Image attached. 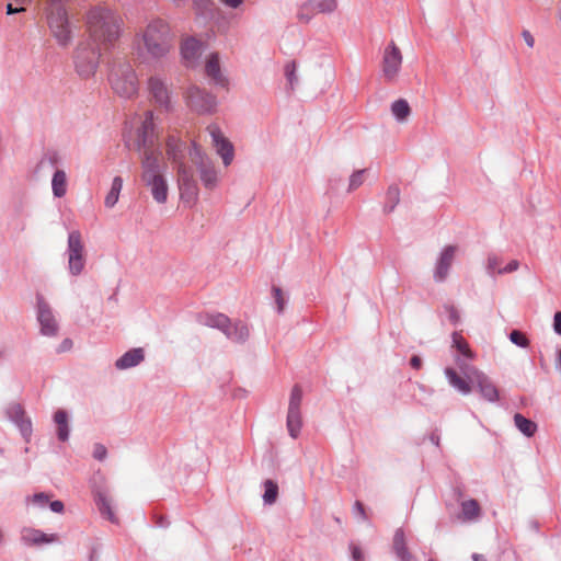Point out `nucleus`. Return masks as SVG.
Wrapping results in <instances>:
<instances>
[{"label": "nucleus", "mask_w": 561, "mask_h": 561, "mask_svg": "<svg viewBox=\"0 0 561 561\" xmlns=\"http://www.w3.org/2000/svg\"><path fill=\"white\" fill-rule=\"evenodd\" d=\"M84 24L91 41L103 49L114 47L124 30L121 13L105 4L91 7L84 14Z\"/></svg>", "instance_id": "nucleus-1"}, {"label": "nucleus", "mask_w": 561, "mask_h": 561, "mask_svg": "<svg viewBox=\"0 0 561 561\" xmlns=\"http://www.w3.org/2000/svg\"><path fill=\"white\" fill-rule=\"evenodd\" d=\"M138 36L147 54L154 59L165 57L172 48L171 28L163 19L156 18L149 21Z\"/></svg>", "instance_id": "nucleus-2"}, {"label": "nucleus", "mask_w": 561, "mask_h": 561, "mask_svg": "<svg viewBox=\"0 0 561 561\" xmlns=\"http://www.w3.org/2000/svg\"><path fill=\"white\" fill-rule=\"evenodd\" d=\"M161 151H146L141 156V181L150 188L153 199L164 204L168 199V183L161 165Z\"/></svg>", "instance_id": "nucleus-3"}, {"label": "nucleus", "mask_w": 561, "mask_h": 561, "mask_svg": "<svg viewBox=\"0 0 561 561\" xmlns=\"http://www.w3.org/2000/svg\"><path fill=\"white\" fill-rule=\"evenodd\" d=\"M197 322L204 327L219 330L227 339L236 343H244L250 336L247 323L240 320L232 323L230 318L221 312L199 313Z\"/></svg>", "instance_id": "nucleus-4"}, {"label": "nucleus", "mask_w": 561, "mask_h": 561, "mask_svg": "<svg viewBox=\"0 0 561 561\" xmlns=\"http://www.w3.org/2000/svg\"><path fill=\"white\" fill-rule=\"evenodd\" d=\"M64 0H50L46 19L53 37L61 47L70 45L73 38V26L69 21L68 12L62 3Z\"/></svg>", "instance_id": "nucleus-5"}, {"label": "nucleus", "mask_w": 561, "mask_h": 561, "mask_svg": "<svg viewBox=\"0 0 561 561\" xmlns=\"http://www.w3.org/2000/svg\"><path fill=\"white\" fill-rule=\"evenodd\" d=\"M101 49L102 47L88 41L77 45L72 60L75 70L81 79H90L95 75L100 64Z\"/></svg>", "instance_id": "nucleus-6"}, {"label": "nucleus", "mask_w": 561, "mask_h": 561, "mask_svg": "<svg viewBox=\"0 0 561 561\" xmlns=\"http://www.w3.org/2000/svg\"><path fill=\"white\" fill-rule=\"evenodd\" d=\"M110 82L114 92L123 98L130 99L138 92V78L128 62L118 64L113 68Z\"/></svg>", "instance_id": "nucleus-7"}, {"label": "nucleus", "mask_w": 561, "mask_h": 561, "mask_svg": "<svg viewBox=\"0 0 561 561\" xmlns=\"http://www.w3.org/2000/svg\"><path fill=\"white\" fill-rule=\"evenodd\" d=\"M66 255L69 273L72 276L80 275L85 267L87 252L82 234L79 230H71L68 233Z\"/></svg>", "instance_id": "nucleus-8"}, {"label": "nucleus", "mask_w": 561, "mask_h": 561, "mask_svg": "<svg viewBox=\"0 0 561 561\" xmlns=\"http://www.w3.org/2000/svg\"><path fill=\"white\" fill-rule=\"evenodd\" d=\"M190 157L199 172L203 185L208 190L215 188L218 185L219 176L211 159L203 152L196 142L192 144Z\"/></svg>", "instance_id": "nucleus-9"}, {"label": "nucleus", "mask_w": 561, "mask_h": 561, "mask_svg": "<svg viewBox=\"0 0 561 561\" xmlns=\"http://www.w3.org/2000/svg\"><path fill=\"white\" fill-rule=\"evenodd\" d=\"M403 56L397 44L391 41L383 49L381 76L388 83H394L401 71Z\"/></svg>", "instance_id": "nucleus-10"}, {"label": "nucleus", "mask_w": 561, "mask_h": 561, "mask_svg": "<svg viewBox=\"0 0 561 561\" xmlns=\"http://www.w3.org/2000/svg\"><path fill=\"white\" fill-rule=\"evenodd\" d=\"M184 99L186 105L197 114H213L216 111V96L196 85L186 90Z\"/></svg>", "instance_id": "nucleus-11"}, {"label": "nucleus", "mask_w": 561, "mask_h": 561, "mask_svg": "<svg viewBox=\"0 0 561 561\" xmlns=\"http://www.w3.org/2000/svg\"><path fill=\"white\" fill-rule=\"evenodd\" d=\"M178 174V184L181 199L186 203H194L198 196V186L191 167L181 162L174 165Z\"/></svg>", "instance_id": "nucleus-12"}, {"label": "nucleus", "mask_w": 561, "mask_h": 561, "mask_svg": "<svg viewBox=\"0 0 561 561\" xmlns=\"http://www.w3.org/2000/svg\"><path fill=\"white\" fill-rule=\"evenodd\" d=\"M207 130L211 137V144L216 149L217 154L222 159L224 165H230L234 158L233 145L225 137L217 124L208 125Z\"/></svg>", "instance_id": "nucleus-13"}, {"label": "nucleus", "mask_w": 561, "mask_h": 561, "mask_svg": "<svg viewBox=\"0 0 561 561\" xmlns=\"http://www.w3.org/2000/svg\"><path fill=\"white\" fill-rule=\"evenodd\" d=\"M148 91L154 103L165 112L172 110L171 93L164 79L154 75L147 81Z\"/></svg>", "instance_id": "nucleus-14"}, {"label": "nucleus", "mask_w": 561, "mask_h": 561, "mask_svg": "<svg viewBox=\"0 0 561 561\" xmlns=\"http://www.w3.org/2000/svg\"><path fill=\"white\" fill-rule=\"evenodd\" d=\"M138 145L144 149L142 154L149 150L161 151L157 144L153 113L151 111L146 112L145 119L138 130Z\"/></svg>", "instance_id": "nucleus-15"}, {"label": "nucleus", "mask_w": 561, "mask_h": 561, "mask_svg": "<svg viewBox=\"0 0 561 561\" xmlns=\"http://www.w3.org/2000/svg\"><path fill=\"white\" fill-rule=\"evenodd\" d=\"M37 321L41 325V333L46 336H55L59 331L58 321L50 307L37 297Z\"/></svg>", "instance_id": "nucleus-16"}, {"label": "nucleus", "mask_w": 561, "mask_h": 561, "mask_svg": "<svg viewBox=\"0 0 561 561\" xmlns=\"http://www.w3.org/2000/svg\"><path fill=\"white\" fill-rule=\"evenodd\" d=\"M470 382L476 385L481 396L489 402H496L500 398L499 390L492 380L482 371L472 369L470 373Z\"/></svg>", "instance_id": "nucleus-17"}, {"label": "nucleus", "mask_w": 561, "mask_h": 561, "mask_svg": "<svg viewBox=\"0 0 561 561\" xmlns=\"http://www.w3.org/2000/svg\"><path fill=\"white\" fill-rule=\"evenodd\" d=\"M456 250L455 245H447L440 252L434 271L435 282L442 283L447 278L449 268L455 259Z\"/></svg>", "instance_id": "nucleus-18"}, {"label": "nucleus", "mask_w": 561, "mask_h": 561, "mask_svg": "<svg viewBox=\"0 0 561 561\" xmlns=\"http://www.w3.org/2000/svg\"><path fill=\"white\" fill-rule=\"evenodd\" d=\"M9 417L19 426L26 443H30L32 437V422L30 419L24 417V410L18 403H14L8 409Z\"/></svg>", "instance_id": "nucleus-19"}, {"label": "nucleus", "mask_w": 561, "mask_h": 561, "mask_svg": "<svg viewBox=\"0 0 561 561\" xmlns=\"http://www.w3.org/2000/svg\"><path fill=\"white\" fill-rule=\"evenodd\" d=\"M182 58L187 67H194L202 54V43L194 37L186 38L181 45Z\"/></svg>", "instance_id": "nucleus-20"}, {"label": "nucleus", "mask_w": 561, "mask_h": 561, "mask_svg": "<svg viewBox=\"0 0 561 561\" xmlns=\"http://www.w3.org/2000/svg\"><path fill=\"white\" fill-rule=\"evenodd\" d=\"M392 551L400 561H414V557L407 545L405 533L401 527L397 528L393 534Z\"/></svg>", "instance_id": "nucleus-21"}, {"label": "nucleus", "mask_w": 561, "mask_h": 561, "mask_svg": "<svg viewBox=\"0 0 561 561\" xmlns=\"http://www.w3.org/2000/svg\"><path fill=\"white\" fill-rule=\"evenodd\" d=\"M206 76L209 77L217 85L227 87L228 80L222 76L219 64V56L213 53L206 60L205 65Z\"/></svg>", "instance_id": "nucleus-22"}, {"label": "nucleus", "mask_w": 561, "mask_h": 561, "mask_svg": "<svg viewBox=\"0 0 561 561\" xmlns=\"http://www.w3.org/2000/svg\"><path fill=\"white\" fill-rule=\"evenodd\" d=\"M144 358L145 354L142 348H131L115 362V367L119 370L128 369L139 365Z\"/></svg>", "instance_id": "nucleus-23"}, {"label": "nucleus", "mask_w": 561, "mask_h": 561, "mask_svg": "<svg viewBox=\"0 0 561 561\" xmlns=\"http://www.w3.org/2000/svg\"><path fill=\"white\" fill-rule=\"evenodd\" d=\"M185 144L175 136H169L167 140V156L169 160L174 164H179L184 161Z\"/></svg>", "instance_id": "nucleus-24"}, {"label": "nucleus", "mask_w": 561, "mask_h": 561, "mask_svg": "<svg viewBox=\"0 0 561 561\" xmlns=\"http://www.w3.org/2000/svg\"><path fill=\"white\" fill-rule=\"evenodd\" d=\"M445 376L447 377L449 385L461 394H469L471 392L469 381L460 377L454 368H445Z\"/></svg>", "instance_id": "nucleus-25"}, {"label": "nucleus", "mask_w": 561, "mask_h": 561, "mask_svg": "<svg viewBox=\"0 0 561 561\" xmlns=\"http://www.w3.org/2000/svg\"><path fill=\"white\" fill-rule=\"evenodd\" d=\"M96 506L101 513V515L108 519L113 524H117L118 519L112 508L111 500L107 497L105 493L99 492L95 496Z\"/></svg>", "instance_id": "nucleus-26"}, {"label": "nucleus", "mask_w": 561, "mask_h": 561, "mask_svg": "<svg viewBox=\"0 0 561 561\" xmlns=\"http://www.w3.org/2000/svg\"><path fill=\"white\" fill-rule=\"evenodd\" d=\"M54 422L57 427V437L61 442L69 438V420L65 410H57L54 414Z\"/></svg>", "instance_id": "nucleus-27"}, {"label": "nucleus", "mask_w": 561, "mask_h": 561, "mask_svg": "<svg viewBox=\"0 0 561 561\" xmlns=\"http://www.w3.org/2000/svg\"><path fill=\"white\" fill-rule=\"evenodd\" d=\"M460 507L461 518L466 522L474 520L481 514V507L478 501L473 499L461 502Z\"/></svg>", "instance_id": "nucleus-28"}, {"label": "nucleus", "mask_w": 561, "mask_h": 561, "mask_svg": "<svg viewBox=\"0 0 561 561\" xmlns=\"http://www.w3.org/2000/svg\"><path fill=\"white\" fill-rule=\"evenodd\" d=\"M51 190L55 197H64L67 193V175L62 170H56L51 179Z\"/></svg>", "instance_id": "nucleus-29"}, {"label": "nucleus", "mask_w": 561, "mask_h": 561, "mask_svg": "<svg viewBox=\"0 0 561 561\" xmlns=\"http://www.w3.org/2000/svg\"><path fill=\"white\" fill-rule=\"evenodd\" d=\"M514 423L518 431L527 437L534 436L537 432V424L520 413L514 415Z\"/></svg>", "instance_id": "nucleus-30"}, {"label": "nucleus", "mask_w": 561, "mask_h": 561, "mask_svg": "<svg viewBox=\"0 0 561 561\" xmlns=\"http://www.w3.org/2000/svg\"><path fill=\"white\" fill-rule=\"evenodd\" d=\"M302 427L301 412L288 410L287 413V430L293 438H297Z\"/></svg>", "instance_id": "nucleus-31"}, {"label": "nucleus", "mask_w": 561, "mask_h": 561, "mask_svg": "<svg viewBox=\"0 0 561 561\" xmlns=\"http://www.w3.org/2000/svg\"><path fill=\"white\" fill-rule=\"evenodd\" d=\"M123 188V179L121 176H115L112 181L111 190L106 194L104 199V205L107 208H113L118 202L121 191Z\"/></svg>", "instance_id": "nucleus-32"}, {"label": "nucleus", "mask_w": 561, "mask_h": 561, "mask_svg": "<svg viewBox=\"0 0 561 561\" xmlns=\"http://www.w3.org/2000/svg\"><path fill=\"white\" fill-rule=\"evenodd\" d=\"M400 202V188L397 184H392L387 188L383 204V211L390 214L394 210Z\"/></svg>", "instance_id": "nucleus-33"}, {"label": "nucleus", "mask_w": 561, "mask_h": 561, "mask_svg": "<svg viewBox=\"0 0 561 561\" xmlns=\"http://www.w3.org/2000/svg\"><path fill=\"white\" fill-rule=\"evenodd\" d=\"M391 113L399 122H404L411 114L409 103L404 99H399L391 104Z\"/></svg>", "instance_id": "nucleus-34"}, {"label": "nucleus", "mask_w": 561, "mask_h": 561, "mask_svg": "<svg viewBox=\"0 0 561 561\" xmlns=\"http://www.w3.org/2000/svg\"><path fill=\"white\" fill-rule=\"evenodd\" d=\"M264 494L263 502L266 505H273L278 497V485L275 481L267 479L263 482Z\"/></svg>", "instance_id": "nucleus-35"}, {"label": "nucleus", "mask_w": 561, "mask_h": 561, "mask_svg": "<svg viewBox=\"0 0 561 561\" xmlns=\"http://www.w3.org/2000/svg\"><path fill=\"white\" fill-rule=\"evenodd\" d=\"M37 507L46 508L49 507L54 513L64 512V503L61 501H49V496L45 493H37Z\"/></svg>", "instance_id": "nucleus-36"}, {"label": "nucleus", "mask_w": 561, "mask_h": 561, "mask_svg": "<svg viewBox=\"0 0 561 561\" xmlns=\"http://www.w3.org/2000/svg\"><path fill=\"white\" fill-rule=\"evenodd\" d=\"M317 13L314 11L313 4L310 0L305 1L298 7L297 10V20L301 23H309Z\"/></svg>", "instance_id": "nucleus-37"}, {"label": "nucleus", "mask_w": 561, "mask_h": 561, "mask_svg": "<svg viewBox=\"0 0 561 561\" xmlns=\"http://www.w3.org/2000/svg\"><path fill=\"white\" fill-rule=\"evenodd\" d=\"M317 14H330L337 8V0H310Z\"/></svg>", "instance_id": "nucleus-38"}, {"label": "nucleus", "mask_w": 561, "mask_h": 561, "mask_svg": "<svg viewBox=\"0 0 561 561\" xmlns=\"http://www.w3.org/2000/svg\"><path fill=\"white\" fill-rule=\"evenodd\" d=\"M453 344L457 351L467 358H472L473 354L467 341L458 332L453 333Z\"/></svg>", "instance_id": "nucleus-39"}, {"label": "nucleus", "mask_w": 561, "mask_h": 561, "mask_svg": "<svg viewBox=\"0 0 561 561\" xmlns=\"http://www.w3.org/2000/svg\"><path fill=\"white\" fill-rule=\"evenodd\" d=\"M302 401V389L300 386L295 385L290 392L288 410L300 411Z\"/></svg>", "instance_id": "nucleus-40"}, {"label": "nucleus", "mask_w": 561, "mask_h": 561, "mask_svg": "<svg viewBox=\"0 0 561 561\" xmlns=\"http://www.w3.org/2000/svg\"><path fill=\"white\" fill-rule=\"evenodd\" d=\"M272 294H273V297H274V300L276 304L277 313L280 314V313H283L285 306H286L285 295H284L282 288H279L278 286L272 287Z\"/></svg>", "instance_id": "nucleus-41"}, {"label": "nucleus", "mask_w": 561, "mask_h": 561, "mask_svg": "<svg viewBox=\"0 0 561 561\" xmlns=\"http://www.w3.org/2000/svg\"><path fill=\"white\" fill-rule=\"evenodd\" d=\"M510 340L512 343L519 347H527L529 345V340L527 339V336L518 330H513L510 333Z\"/></svg>", "instance_id": "nucleus-42"}, {"label": "nucleus", "mask_w": 561, "mask_h": 561, "mask_svg": "<svg viewBox=\"0 0 561 561\" xmlns=\"http://www.w3.org/2000/svg\"><path fill=\"white\" fill-rule=\"evenodd\" d=\"M296 70H297V65L295 61H290L285 66V76L287 78V81H288L291 90L294 89V87L297 82Z\"/></svg>", "instance_id": "nucleus-43"}, {"label": "nucleus", "mask_w": 561, "mask_h": 561, "mask_svg": "<svg viewBox=\"0 0 561 561\" xmlns=\"http://www.w3.org/2000/svg\"><path fill=\"white\" fill-rule=\"evenodd\" d=\"M365 170L355 171L350 178L348 191L352 192L358 188L364 182Z\"/></svg>", "instance_id": "nucleus-44"}, {"label": "nucleus", "mask_w": 561, "mask_h": 561, "mask_svg": "<svg viewBox=\"0 0 561 561\" xmlns=\"http://www.w3.org/2000/svg\"><path fill=\"white\" fill-rule=\"evenodd\" d=\"M59 541V536L57 534H46L37 530V546L45 543H55Z\"/></svg>", "instance_id": "nucleus-45"}, {"label": "nucleus", "mask_w": 561, "mask_h": 561, "mask_svg": "<svg viewBox=\"0 0 561 561\" xmlns=\"http://www.w3.org/2000/svg\"><path fill=\"white\" fill-rule=\"evenodd\" d=\"M21 540L24 545L32 547L35 543V529L31 527L23 528Z\"/></svg>", "instance_id": "nucleus-46"}, {"label": "nucleus", "mask_w": 561, "mask_h": 561, "mask_svg": "<svg viewBox=\"0 0 561 561\" xmlns=\"http://www.w3.org/2000/svg\"><path fill=\"white\" fill-rule=\"evenodd\" d=\"M31 2V0H16L18 5L14 7L12 3L7 4V13L14 14L25 11L24 4Z\"/></svg>", "instance_id": "nucleus-47"}, {"label": "nucleus", "mask_w": 561, "mask_h": 561, "mask_svg": "<svg viewBox=\"0 0 561 561\" xmlns=\"http://www.w3.org/2000/svg\"><path fill=\"white\" fill-rule=\"evenodd\" d=\"M501 264V259L495 254H489L486 262V270L490 274H493Z\"/></svg>", "instance_id": "nucleus-48"}, {"label": "nucleus", "mask_w": 561, "mask_h": 561, "mask_svg": "<svg viewBox=\"0 0 561 561\" xmlns=\"http://www.w3.org/2000/svg\"><path fill=\"white\" fill-rule=\"evenodd\" d=\"M353 512L354 514H356L358 516L359 519H362L363 522H367L368 520V515L366 513V510L364 507V504L360 502V501H355L354 505H353Z\"/></svg>", "instance_id": "nucleus-49"}, {"label": "nucleus", "mask_w": 561, "mask_h": 561, "mask_svg": "<svg viewBox=\"0 0 561 561\" xmlns=\"http://www.w3.org/2000/svg\"><path fill=\"white\" fill-rule=\"evenodd\" d=\"M107 450L106 447L103 444L96 443L93 448V457L96 460H104L106 458Z\"/></svg>", "instance_id": "nucleus-50"}, {"label": "nucleus", "mask_w": 561, "mask_h": 561, "mask_svg": "<svg viewBox=\"0 0 561 561\" xmlns=\"http://www.w3.org/2000/svg\"><path fill=\"white\" fill-rule=\"evenodd\" d=\"M445 310L448 313V318H449L450 322L453 324H457L460 320V316H459V312L456 309V307L451 306V305H447V306H445Z\"/></svg>", "instance_id": "nucleus-51"}, {"label": "nucleus", "mask_w": 561, "mask_h": 561, "mask_svg": "<svg viewBox=\"0 0 561 561\" xmlns=\"http://www.w3.org/2000/svg\"><path fill=\"white\" fill-rule=\"evenodd\" d=\"M350 550L352 553L353 561H363L364 560V553L359 546L352 542L350 545Z\"/></svg>", "instance_id": "nucleus-52"}, {"label": "nucleus", "mask_w": 561, "mask_h": 561, "mask_svg": "<svg viewBox=\"0 0 561 561\" xmlns=\"http://www.w3.org/2000/svg\"><path fill=\"white\" fill-rule=\"evenodd\" d=\"M518 267H519V262L517 260H513L503 268H499L497 273L499 274L512 273V272H515Z\"/></svg>", "instance_id": "nucleus-53"}, {"label": "nucleus", "mask_w": 561, "mask_h": 561, "mask_svg": "<svg viewBox=\"0 0 561 561\" xmlns=\"http://www.w3.org/2000/svg\"><path fill=\"white\" fill-rule=\"evenodd\" d=\"M72 346H73L72 340L67 337V339L62 340V342L57 347L56 352L57 353L69 352L72 348Z\"/></svg>", "instance_id": "nucleus-54"}, {"label": "nucleus", "mask_w": 561, "mask_h": 561, "mask_svg": "<svg viewBox=\"0 0 561 561\" xmlns=\"http://www.w3.org/2000/svg\"><path fill=\"white\" fill-rule=\"evenodd\" d=\"M522 36H523L525 43L527 44V46L529 48H533L535 45V38H534L533 34L528 30H524L522 32Z\"/></svg>", "instance_id": "nucleus-55"}, {"label": "nucleus", "mask_w": 561, "mask_h": 561, "mask_svg": "<svg viewBox=\"0 0 561 561\" xmlns=\"http://www.w3.org/2000/svg\"><path fill=\"white\" fill-rule=\"evenodd\" d=\"M553 329L557 334L561 335V311L554 313Z\"/></svg>", "instance_id": "nucleus-56"}, {"label": "nucleus", "mask_w": 561, "mask_h": 561, "mask_svg": "<svg viewBox=\"0 0 561 561\" xmlns=\"http://www.w3.org/2000/svg\"><path fill=\"white\" fill-rule=\"evenodd\" d=\"M46 159H47V160H48L53 165L57 164V163H58V161H59L58 153H57V152H55V151H53V152H50V153L46 154V156L43 158L42 162H44Z\"/></svg>", "instance_id": "nucleus-57"}, {"label": "nucleus", "mask_w": 561, "mask_h": 561, "mask_svg": "<svg viewBox=\"0 0 561 561\" xmlns=\"http://www.w3.org/2000/svg\"><path fill=\"white\" fill-rule=\"evenodd\" d=\"M410 365L414 369H420L422 367V359L420 356L414 355L410 359Z\"/></svg>", "instance_id": "nucleus-58"}, {"label": "nucleus", "mask_w": 561, "mask_h": 561, "mask_svg": "<svg viewBox=\"0 0 561 561\" xmlns=\"http://www.w3.org/2000/svg\"><path fill=\"white\" fill-rule=\"evenodd\" d=\"M226 7L237 9L242 4L243 0H220Z\"/></svg>", "instance_id": "nucleus-59"}, {"label": "nucleus", "mask_w": 561, "mask_h": 561, "mask_svg": "<svg viewBox=\"0 0 561 561\" xmlns=\"http://www.w3.org/2000/svg\"><path fill=\"white\" fill-rule=\"evenodd\" d=\"M156 524H157L159 527H167V526L169 525V522L167 520V518H165V517L160 516V517L157 519Z\"/></svg>", "instance_id": "nucleus-60"}, {"label": "nucleus", "mask_w": 561, "mask_h": 561, "mask_svg": "<svg viewBox=\"0 0 561 561\" xmlns=\"http://www.w3.org/2000/svg\"><path fill=\"white\" fill-rule=\"evenodd\" d=\"M472 560L473 561H488L486 558L483 554H479V553H473L472 554Z\"/></svg>", "instance_id": "nucleus-61"}, {"label": "nucleus", "mask_w": 561, "mask_h": 561, "mask_svg": "<svg viewBox=\"0 0 561 561\" xmlns=\"http://www.w3.org/2000/svg\"><path fill=\"white\" fill-rule=\"evenodd\" d=\"M557 368L561 371V350L557 352Z\"/></svg>", "instance_id": "nucleus-62"}, {"label": "nucleus", "mask_w": 561, "mask_h": 561, "mask_svg": "<svg viewBox=\"0 0 561 561\" xmlns=\"http://www.w3.org/2000/svg\"><path fill=\"white\" fill-rule=\"evenodd\" d=\"M431 440L436 445L438 446L439 445V436L437 434H432L431 435Z\"/></svg>", "instance_id": "nucleus-63"}, {"label": "nucleus", "mask_w": 561, "mask_h": 561, "mask_svg": "<svg viewBox=\"0 0 561 561\" xmlns=\"http://www.w3.org/2000/svg\"><path fill=\"white\" fill-rule=\"evenodd\" d=\"M176 7L183 4L186 0H171Z\"/></svg>", "instance_id": "nucleus-64"}]
</instances>
